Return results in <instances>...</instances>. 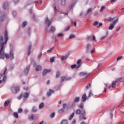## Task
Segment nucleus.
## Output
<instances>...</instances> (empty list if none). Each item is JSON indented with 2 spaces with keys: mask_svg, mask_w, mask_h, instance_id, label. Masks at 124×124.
I'll list each match as a JSON object with an SVG mask.
<instances>
[{
  "mask_svg": "<svg viewBox=\"0 0 124 124\" xmlns=\"http://www.w3.org/2000/svg\"><path fill=\"white\" fill-rule=\"evenodd\" d=\"M4 39L3 37L0 35V59H6V60H14V54H13V47L10 51L9 54L4 52V44L7 43L8 40V33L5 30L4 32Z\"/></svg>",
  "mask_w": 124,
  "mask_h": 124,
  "instance_id": "nucleus-1",
  "label": "nucleus"
},
{
  "mask_svg": "<svg viewBox=\"0 0 124 124\" xmlns=\"http://www.w3.org/2000/svg\"><path fill=\"white\" fill-rule=\"evenodd\" d=\"M77 115H80L79 120L82 121V120H87L86 118V110H82L80 111V109H77L76 111Z\"/></svg>",
  "mask_w": 124,
  "mask_h": 124,
  "instance_id": "nucleus-2",
  "label": "nucleus"
},
{
  "mask_svg": "<svg viewBox=\"0 0 124 124\" xmlns=\"http://www.w3.org/2000/svg\"><path fill=\"white\" fill-rule=\"evenodd\" d=\"M29 95H30V93H22L19 97H17V98L20 100V99H22V97H23V99L26 100V99L29 97Z\"/></svg>",
  "mask_w": 124,
  "mask_h": 124,
  "instance_id": "nucleus-3",
  "label": "nucleus"
},
{
  "mask_svg": "<svg viewBox=\"0 0 124 124\" xmlns=\"http://www.w3.org/2000/svg\"><path fill=\"white\" fill-rule=\"evenodd\" d=\"M68 109H69V106L67 105L66 104H64L63 105V108L60 109L58 112L61 114L63 113V112H65V111H67Z\"/></svg>",
  "mask_w": 124,
  "mask_h": 124,
  "instance_id": "nucleus-4",
  "label": "nucleus"
},
{
  "mask_svg": "<svg viewBox=\"0 0 124 124\" xmlns=\"http://www.w3.org/2000/svg\"><path fill=\"white\" fill-rule=\"evenodd\" d=\"M119 21L118 19H116L115 21L113 22L112 23H111L108 27V30H112L113 29H114V26L118 23V21Z\"/></svg>",
  "mask_w": 124,
  "mask_h": 124,
  "instance_id": "nucleus-5",
  "label": "nucleus"
},
{
  "mask_svg": "<svg viewBox=\"0 0 124 124\" xmlns=\"http://www.w3.org/2000/svg\"><path fill=\"white\" fill-rule=\"evenodd\" d=\"M51 69H45L43 71V76H46L48 73H50L51 72Z\"/></svg>",
  "mask_w": 124,
  "mask_h": 124,
  "instance_id": "nucleus-6",
  "label": "nucleus"
},
{
  "mask_svg": "<svg viewBox=\"0 0 124 124\" xmlns=\"http://www.w3.org/2000/svg\"><path fill=\"white\" fill-rule=\"evenodd\" d=\"M12 92L14 93H16L17 92H19V87H12L11 89Z\"/></svg>",
  "mask_w": 124,
  "mask_h": 124,
  "instance_id": "nucleus-7",
  "label": "nucleus"
},
{
  "mask_svg": "<svg viewBox=\"0 0 124 124\" xmlns=\"http://www.w3.org/2000/svg\"><path fill=\"white\" fill-rule=\"evenodd\" d=\"M71 79V78L70 77H63L61 78V81L62 82H64V81H68Z\"/></svg>",
  "mask_w": 124,
  "mask_h": 124,
  "instance_id": "nucleus-8",
  "label": "nucleus"
},
{
  "mask_svg": "<svg viewBox=\"0 0 124 124\" xmlns=\"http://www.w3.org/2000/svg\"><path fill=\"white\" fill-rule=\"evenodd\" d=\"M79 76H80V77H88L89 75L86 72H81L79 74Z\"/></svg>",
  "mask_w": 124,
  "mask_h": 124,
  "instance_id": "nucleus-9",
  "label": "nucleus"
},
{
  "mask_svg": "<svg viewBox=\"0 0 124 124\" xmlns=\"http://www.w3.org/2000/svg\"><path fill=\"white\" fill-rule=\"evenodd\" d=\"M81 64H82V60L79 59L77 62L76 65H77V68H79V67H80V66H81Z\"/></svg>",
  "mask_w": 124,
  "mask_h": 124,
  "instance_id": "nucleus-10",
  "label": "nucleus"
},
{
  "mask_svg": "<svg viewBox=\"0 0 124 124\" xmlns=\"http://www.w3.org/2000/svg\"><path fill=\"white\" fill-rule=\"evenodd\" d=\"M55 93V91L50 89L47 92V96H51V95H52V93Z\"/></svg>",
  "mask_w": 124,
  "mask_h": 124,
  "instance_id": "nucleus-11",
  "label": "nucleus"
},
{
  "mask_svg": "<svg viewBox=\"0 0 124 124\" xmlns=\"http://www.w3.org/2000/svg\"><path fill=\"white\" fill-rule=\"evenodd\" d=\"M108 34H109V32L108 31H107L106 33V35L105 36H103L101 37V38H100L101 40H102L106 38V37H107V36H108Z\"/></svg>",
  "mask_w": 124,
  "mask_h": 124,
  "instance_id": "nucleus-12",
  "label": "nucleus"
},
{
  "mask_svg": "<svg viewBox=\"0 0 124 124\" xmlns=\"http://www.w3.org/2000/svg\"><path fill=\"white\" fill-rule=\"evenodd\" d=\"M29 69H30V67H27V68H26V69H25V70H24V74L25 75H28V74L29 73Z\"/></svg>",
  "mask_w": 124,
  "mask_h": 124,
  "instance_id": "nucleus-13",
  "label": "nucleus"
},
{
  "mask_svg": "<svg viewBox=\"0 0 124 124\" xmlns=\"http://www.w3.org/2000/svg\"><path fill=\"white\" fill-rule=\"evenodd\" d=\"M42 69V68H41V66L40 65H37L36 67L35 70L36 71H40Z\"/></svg>",
  "mask_w": 124,
  "mask_h": 124,
  "instance_id": "nucleus-14",
  "label": "nucleus"
},
{
  "mask_svg": "<svg viewBox=\"0 0 124 124\" xmlns=\"http://www.w3.org/2000/svg\"><path fill=\"white\" fill-rule=\"evenodd\" d=\"M8 7V3L7 2H5L3 4V9H6Z\"/></svg>",
  "mask_w": 124,
  "mask_h": 124,
  "instance_id": "nucleus-15",
  "label": "nucleus"
},
{
  "mask_svg": "<svg viewBox=\"0 0 124 124\" xmlns=\"http://www.w3.org/2000/svg\"><path fill=\"white\" fill-rule=\"evenodd\" d=\"M45 23H46V24H47V25L49 26L51 24V21L49 20V19H48V18L46 17L45 19Z\"/></svg>",
  "mask_w": 124,
  "mask_h": 124,
  "instance_id": "nucleus-16",
  "label": "nucleus"
},
{
  "mask_svg": "<svg viewBox=\"0 0 124 124\" xmlns=\"http://www.w3.org/2000/svg\"><path fill=\"white\" fill-rule=\"evenodd\" d=\"M85 100H87V95L86 94H84L82 96V101L84 102Z\"/></svg>",
  "mask_w": 124,
  "mask_h": 124,
  "instance_id": "nucleus-17",
  "label": "nucleus"
},
{
  "mask_svg": "<svg viewBox=\"0 0 124 124\" xmlns=\"http://www.w3.org/2000/svg\"><path fill=\"white\" fill-rule=\"evenodd\" d=\"M86 49L88 51L92 49V46L91 45V44H87L86 46Z\"/></svg>",
  "mask_w": 124,
  "mask_h": 124,
  "instance_id": "nucleus-18",
  "label": "nucleus"
},
{
  "mask_svg": "<svg viewBox=\"0 0 124 124\" xmlns=\"http://www.w3.org/2000/svg\"><path fill=\"white\" fill-rule=\"evenodd\" d=\"M31 46H29L28 47V55L30 56L31 55Z\"/></svg>",
  "mask_w": 124,
  "mask_h": 124,
  "instance_id": "nucleus-19",
  "label": "nucleus"
},
{
  "mask_svg": "<svg viewBox=\"0 0 124 124\" xmlns=\"http://www.w3.org/2000/svg\"><path fill=\"white\" fill-rule=\"evenodd\" d=\"M61 124H68V122L67 120H63L61 122Z\"/></svg>",
  "mask_w": 124,
  "mask_h": 124,
  "instance_id": "nucleus-20",
  "label": "nucleus"
},
{
  "mask_svg": "<svg viewBox=\"0 0 124 124\" xmlns=\"http://www.w3.org/2000/svg\"><path fill=\"white\" fill-rule=\"evenodd\" d=\"M44 107V103H41L39 106V109H42Z\"/></svg>",
  "mask_w": 124,
  "mask_h": 124,
  "instance_id": "nucleus-21",
  "label": "nucleus"
},
{
  "mask_svg": "<svg viewBox=\"0 0 124 124\" xmlns=\"http://www.w3.org/2000/svg\"><path fill=\"white\" fill-rule=\"evenodd\" d=\"M37 111V108L35 107H33L32 108V112L33 113H35V112Z\"/></svg>",
  "mask_w": 124,
  "mask_h": 124,
  "instance_id": "nucleus-22",
  "label": "nucleus"
},
{
  "mask_svg": "<svg viewBox=\"0 0 124 124\" xmlns=\"http://www.w3.org/2000/svg\"><path fill=\"white\" fill-rule=\"evenodd\" d=\"M29 119L30 121H33V115L31 114L29 116Z\"/></svg>",
  "mask_w": 124,
  "mask_h": 124,
  "instance_id": "nucleus-23",
  "label": "nucleus"
},
{
  "mask_svg": "<svg viewBox=\"0 0 124 124\" xmlns=\"http://www.w3.org/2000/svg\"><path fill=\"white\" fill-rule=\"evenodd\" d=\"M10 103V100H7V101H6L4 103V106H7V105H8V104H9Z\"/></svg>",
  "mask_w": 124,
  "mask_h": 124,
  "instance_id": "nucleus-24",
  "label": "nucleus"
},
{
  "mask_svg": "<svg viewBox=\"0 0 124 124\" xmlns=\"http://www.w3.org/2000/svg\"><path fill=\"white\" fill-rule=\"evenodd\" d=\"M80 100V97H76L74 99V102H79Z\"/></svg>",
  "mask_w": 124,
  "mask_h": 124,
  "instance_id": "nucleus-25",
  "label": "nucleus"
},
{
  "mask_svg": "<svg viewBox=\"0 0 124 124\" xmlns=\"http://www.w3.org/2000/svg\"><path fill=\"white\" fill-rule=\"evenodd\" d=\"M67 58H68V56L65 55L64 56H62L61 59L62 61H65V60L67 59Z\"/></svg>",
  "mask_w": 124,
  "mask_h": 124,
  "instance_id": "nucleus-26",
  "label": "nucleus"
},
{
  "mask_svg": "<svg viewBox=\"0 0 124 124\" xmlns=\"http://www.w3.org/2000/svg\"><path fill=\"white\" fill-rule=\"evenodd\" d=\"M50 31H51V32H54V31H56V29H55V27H51Z\"/></svg>",
  "mask_w": 124,
  "mask_h": 124,
  "instance_id": "nucleus-27",
  "label": "nucleus"
},
{
  "mask_svg": "<svg viewBox=\"0 0 124 124\" xmlns=\"http://www.w3.org/2000/svg\"><path fill=\"white\" fill-rule=\"evenodd\" d=\"M73 117H74V113H73L72 114L70 115L69 118V121H71L72 119H73Z\"/></svg>",
  "mask_w": 124,
  "mask_h": 124,
  "instance_id": "nucleus-28",
  "label": "nucleus"
},
{
  "mask_svg": "<svg viewBox=\"0 0 124 124\" xmlns=\"http://www.w3.org/2000/svg\"><path fill=\"white\" fill-rule=\"evenodd\" d=\"M76 36L74 34H71L69 36V39H72V38H75Z\"/></svg>",
  "mask_w": 124,
  "mask_h": 124,
  "instance_id": "nucleus-29",
  "label": "nucleus"
},
{
  "mask_svg": "<svg viewBox=\"0 0 124 124\" xmlns=\"http://www.w3.org/2000/svg\"><path fill=\"white\" fill-rule=\"evenodd\" d=\"M116 83H117V82H116V80H115V81H114L112 82V85H111L112 88H115V86H116Z\"/></svg>",
  "mask_w": 124,
  "mask_h": 124,
  "instance_id": "nucleus-30",
  "label": "nucleus"
},
{
  "mask_svg": "<svg viewBox=\"0 0 124 124\" xmlns=\"http://www.w3.org/2000/svg\"><path fill=\"white\" fill-rule=\"evenodd\" d=\"M57 36L59 37H62L63 36V33H59L57 34Z\"/></svg>",
  "mask_w": 124,
  "mask_h": 124,
  "instance_id": "nucleus-31",
  "label": "nucleus"
},
{
  "mask_svg": "<svg viewBox=\"0 0 124 124\" xmlns=\"http://www.w3.org/2000/svg\"><path fill=\"white\" fill-rule=\"evenodd\" d=\"M90 38L92 39V40H93V41H95V36H91L90 37Z\"/></svg>",
  "mask_w": 124,
  "mask_h": 124,
  "instance_id": "nucleus-32",
  "label": "nucleus"
},
{
  "mask_svg": "<svg viewBox=\"0 0 124 124\" xmlns=\"http://www.w3.org/2000/svg\"><path fill=\"white\" fill-rule=\"evenodd\" d=\"M14 116L15 117L16 119H18V113L17 112H15L14 113Z\"/></svg>",
  "mask_w": 124,
  "mask_h": 124,
  "instance_id": "nucleus-33",
  "label": "nucleus"
},
{
  "mask_svg": "<svg viewBox=\"0 0 124 124\" xmlns=\"http://www.w3.org/2000/svg\"><path fill=\"white\" fill-rule=\"evenodd\" d=\"M6 80V77H4L3 78V80H0V84H1L2 82H4Z\"/></svg>",
  "mask_w": 124,
  "mask_h": 124,
  "instance_id": "nucleus-34",
  "label": "nucleus"
},
{
  "mask_svg": "<svg viewBox=\"0 0 124 124\" xmlns=\"http://www.w3.org/2000/svg\"><path fill=\"white\" fill-rule=\"evenodd\" d=\"M71 68L73 69V68H77V66L76 65V64H75L74 65H72L71 66Z\"/></svg>",
  "mask_w": 124,
  "mask_h": 124,
  "instance_id": "nucleus-35",
  "label": "nucleus"
},
{
  "mask_svg": "<svg viewBox=\"0 0 124 124\" xmlns=\"http://www.w3.org/2000/svg\"><path fill=\"white\" fill-rule=\"evenodd\" d=\"M27 25H28V23L26 21H24L22 23V27H26V26H27Z\"/></svg>",
  "mask_w": 124,
  "mask_h": 124,
  "instance_id": "nucleus-36",
  "label": "nucleus"
},
{
  "mask_svg": "<svg viewBox=\"0 0 124 124\" xmlns=\"http://www.w3.org/2000/svg\"><path fill=\"white\" fill-rule=\"evenodd\" d=\"M50 62H55V57H52L50 58Z\"/></svg>",
  "mask_w": 124,
  "mask_h": 124,
  "instance_id": "nucleus-37",
  "label": "nucleus"
},
{
  "mask_svg": "<svg viewBox=\"0 0 124 124\" xmlns=\"http://www.w3.org/2000/svg\"><path fill=\"white\" fill-rule=\"evenodd\" d=\"M105 8H106L105 6H102L101 8V9L100 10V12H103V10H104V9H105Z\"/></svg>",
  "mask_w": 124,
  "mask_h": 124,
  "instance_id": "nucleus-38",
  "label": "nucleus"
},
{
  "mask_svg": "<svg viewBox=\"0 0 124 124\" xmlns=\"http://www.w3.org/2000/svg\"><path fill=\"white\" fill-rule=\"evenodd\" d=\"M55 117V112H53L50 114V118H53Z\"/></svg>",
  "mask_w": 124,
  "mask_h": 124,
  "instance_id": "nucleus-39",
  "label": "nucleus"
},
{
  "mask_svg": "<svg viewBox=\"0 0 124 124\" xmlns=\"http://www.w3.org/2000/svg\"><path fill=\"white\" fill-rule=\"evenodd\" d=\"M122 79H123V78L122 77L119 78L115 81H116V82L118 83V82H120V81H121V80H122Z\"/></svg>",
  "mask_w": 124,
  "mask_h": 124,
  "instance_id": "nucleus-40",
  "label": "nucleus"
},
{
  "mask_svg": "<svg viewBox=\"0 0 124 124\" xmlns=\"http://www.w3.org/2000/svg\"><path fill=\"white\" fill-rule=\"evenodd\" d=\"M61 3L62 5H64V4H65V0H62Z\"/></svg>",
  "mask_w": 124,
  "mask_h": 124,
  "instance_id": "nucleus-41",
  "label": "nucleus"
},
{
  "mask_svg": "<svg viewBox=\"0 0 124 124\" xmlns=\"http://www.w3.org/2000/svg\"><path fill=\"white\" fill-rule=\"evenodd\" d=\"M41 57H42V53H40V54H38V59H41Z\"/></svg>",
  "mask_w": 124,
  "mask_h": 124,
  "instance_id": "nucleus-42",
  "label": "nucleus"
},
{
  "mask_svg": "<svg viewBox=\"0 0 124 124\" xmlns=\"http://www.w3.org/2000/svg\"><path fill=\"white\" fill-rule=\"evenodd\" d=\"M22 112H23V109L19 108L18 109V113H22Z\"/></svg>",
  "mask_w": 124,
  "mask_h": 124,
  "instance_id": "nucleus-43",
  "label": "nucleus"
},
{
  "mask_svg": "<svg viewBox=\"0 0 124 124\" xmlns=\"http://www.w3.org/2000/svg\"><path fill=\"white\" fill-rule=\"evenodd\" d=\"M79 108L81 109H83L84 108V105L81 104L80 105H79Z\"/></svg>",
  "mask_w": 124,
  "mask_h": 124,
  "instance_id": "nucleus-44",
  "label": "nucleus"
},
{
  "mask_svg": "<svg viewBox=\"0 0 124 124\" xmlns=\"http://www.w3.org/2000/svg\"><path fill=\"white\" fill-rule=\"evenodd\" d=\"M101 26H102V23H100L99 24L98 23V25L96 27L99 28V27H101Z\"/></svg>",
  "mask_w": 124,
  "mask_h": 124,
  "instance_id": "nucleus-45",
  "label": "nucleus"
},
{
  "mask_svg": "<svg viewBox=\"0 0 124 124\" xmlns=\"http://www.w3.org/2000/svg\"><path fill=\"white\" fill-rule=\"evenodd\" d=\"M60 75H61V73H60V72L57 73L56 74L57 78H59V77H60Z\"/></svg>",
  "mask_w": 124,
  "mask_h": 124,
  "instance_id": "nucleus-46",
  "label": "nucleus"
},
{
  "mask_svg": "<svg viewBox=\"0 0 124 124\" xmlns=\"http://www.w3.org/2000/svg\"><path fill=\"white\" fill-rule=\"evenodd\" d=\"M98 25V22L97 21H95L93 23V26H95L96 27Z\"/></svg>",
  "mask_w": 124,
  "mask_h": 124,
  "instance_id": "nucleus-47",
  "label": "nucleus"
},
{
  "mask_svg": "<svg viewBox=\"0 0 124 124\" xmlns=\"http://www.w3.org/2000/svg\"><path fill=\"white\" fill-rule=\"evenodd\" d=\"M123 57L122 56H120V57H119L118 58H117V61H121V60H122Z\"/></svg>",
  "mask_w": 124,
  "mask_h": 124,
  "instance_id": "nucleus-48",
  "label": "nucleus"
},
{
  "mask_svg": "<svg viewBox=\"0 0 124 124\" xmlns=\"http://www.w3.org/2000/svg\"><path fill=\"white\" fill-rule=\"evenodd\" d=\"M69 29H70V27L69 26L67 27L65 29V31H68Z\"/></svg>",
  "mask_w": 124,
  "mask_h": 124,
  "instance_id": "nucleus-49",
  "label": "nucleus"
},
{
  "mask_svg": "<svg viewBox=\"0 0 124 124\" xmlns=\"http://www.w3.org/2000/svg\"><path fill=\"white\" fill-rule=\"evenodd\" d=\"M92 12V9L90 8L87 10V13H91Z\"/></svg>",
  "mask_w": 124,
  "mask_h": 124,
  "instance_id": "nucleus-50",
  "label": "nucleus"
},
{
  "mask_svg": "<svg viewBox=\"0 0 124 124\" xmlns=\"http://www.w3.org/2000/svg\"><path fill=\"white\" fill-rule=\"evenodd\" d=\"M93 95V93H92V91H90L89 93V95L88 96V97H91V96Z\"/></svg>",
  "mask_w": 124,
  "mask_h": 124,
  "instance_id": "nucleus-51",
  "label": "nucleus"
},
{
  "mask_svg": "<svg viewBox=\"0 0 124 124\" xmlns=\"http://www.w3.org/2000/svg\"><path fill=\"white\" fill-rule=\"evenodd\" d=\"M52 50H53V48H51L50 49H49L47 51V53H51L52 52Z\"/></svg>",
  "mask_w": 124,
  "mask_h": 124,
  "instance_id": "nucleus-52",
  "label": "nucleus"
},
{
  "mask_svg": "<svg viewBox=\"0 0 124 124\" xmlns=\"http://www.w3.org/2000/svg\"><path fill=\"white\" fill-rule=\"evenodd\" d=\"M108 21H113V18L109 17L108 19Z\"/></svg>",
  "mask_w": 124,
  "mask_h": 124,
  "instance_id": "nucleus-53",
  "label": "nucleus"
},
{
  "mask_svg": "<svg viewBox=\"0 0 124 124\" xmlns=\"http://www.w3.org/2000/svg\"><path fill=\"white\" fill-rule=\"evenodd\" d=\"M76 124V120H74L72 123V124Z\"/></svg>",
  "mask_w": 124,
  "mask_h": 124,
  "instance_id": "nucleus-54",
  "label": "nucleus"
},
{
  "mask_svg": "<svg viewBox=\"0 0 124 124\" xmlns=\"http://www.w3.org/2000/svg\"><path fill=\"white\" fill-rule=\"evenodd\" d=\"M91 84H89L88 85L86 86L87 89H89V88H91Z\"/></svg>",
  "mask_w": 124,
  "mask_h": 124,
  "instance_id": "nucleus-55",
  "label": "nucleus"
},
{
  "mask_svg": "<svg viewBox=\"0 0 124 124\" xmlns=\"http://www.w3.org/2000/svg\"><path fill=\"white\" fill-rule=\"evenodd\" d=\"M91 54H93V53H94V49H92L91 51Z\"/></svg>",
  "mask_w": 124,
  "mask_h": 124,
  "instance_id": "nucleus-56",
  "label": "nucleus"
},
{
  "mask_svg": "<svg viewBox=\"0 0 124 124\" xmlns=\"http://www.w3.org/2000/svg\"><path fill=\"white\" fill-rule=\"evenodd\" d=\"M98 15V13L96 12L94 14V16H97Z\"/></svg>",
  "mask_w": 124,
  "mask_h": 124,
  "instance_id": "nucleus-57",
  "label": "nucleus"
},
{
  "mask_svg": "<svg viewBox=\"0 0 124 124\" xmlns=\"http://www.w3.org/2000/svg\"><path fill=\"white\" fill-rule=\"evenodd\" d=\"M29 112V110H27V109H26L25 110V114H27V113H28Z\"/></svg>",
  "mask_w": 124,
  "mask_h": 124,
  "instance_id": "nucleus-58",
  "label": "nucleus"
},
{
  "mask_svg": "<svg viewBox=\"0 0 124 124\" xmlns=\"http://www.w3.org/2000/svg\"><path fill=\"white\" fill-rule=\"evenodd\" d=\"M18 1H19V0H15V3H17V2H18Z\"/></svg>",
  "mask_w": 124,
  "mask_h": 124,
  "instance_id": "nucleus-59",
  "label": "nucleus"
},
{
  "mask_svg": "<svg viewBox=\"0 0 124 124\" xmlns=\"http://www.w3.org/2000/svg\"><path fill=\"white\" fill-rule=\"evenodd\" d=\"M110 115L111 119H112V118H113V114L110 113Z\"/></svg>",
  "mask_w": 124,
  "mask_h": 124,
  "instance_id": "nucleus-60",
  "label": "nucleus"
},
{
  "mask_svg": "<svg viewBox=\"0 0 124 124\" xmlns=\"http://www.w3.org/2000/svg\"><path fill=\"white\" fill-rule=\"evenodd\" d=\"M110 1H111V2H114L116 1V0H111Z\"/></svg>",
  "mask_w": 124,
  "mask_h": 124,
  "instance_id": "nucleus-61",
  "label": "nucleus"
},
{
  "mask_svg": "<svg viewBox=\"0 0 124 124\" xmlns=\"http://www.w3.org/2000/svg\"><path fill=\"white\" fill-rule=\"evenodd\" d=\"M74 24L75 27H76V26H77L76 22H75Z\"/></svg>",
  "mask_w": 124,
  "mask_h": 124,
  "instance_id": "nucleus-62",
  "label": "nucleus"
},
{
  "mask_svg": "<svg viewBox=\"0 0 124 124\" xmlns=\"http://www.w3.org/2000/svg\"><path fill=\"white\" fill-rule=\"evenodd\" d=\"M24 90H26V91H28L29 90V88H24Z\"/></svg>",
  "mask_w": 124,
  "mask_h": 124,
  "instance_id": "nucleus-63",
  "label": "nucleus"
},
{
  "mask_svg": "<svg viewBox=\"0 0 124 124\" xmlns=\"http://www.w3.org/2000/svg\"><path fill=\"white\" fill-rule=\"evenodd\" d=\"M104 93L106 92V88H104Z\"/></svg>",
  "mask_w": 124,
  "mask_h": 124,
  "instance_id": "nucleus-64",
  "label": "nucleus"
}]
</instances>
